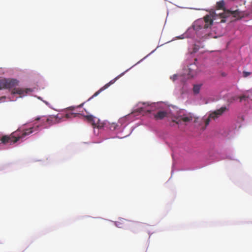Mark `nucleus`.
<instances>
[{"label": "nucleus", "mask_w": 252, "mask_h": 252, "mask_svg": "<svg viewBox=\"0 0 252 252\" xmlns=\"http://www.w3.org/2000/svg\"><path fill=\"white\" fill-rule=\"evenodd\" d=\"M127 221V220L124 219H120L117 221H115V225L118 227L123 228L125 226Z\"/></svg>", "instance_id": "ddd939ff"}, {"label": "nucleus", "mask_w": 252, "mask_h": 252, "mask_svg": "<svg viewBox=\"0 0 252 252\" xmlns=\"http://www.w3.org/2000/svg\"><path fill=\"white\" fill-rule=\"evenodd\" d=\"M19 81L15 79L3 78L0 79V90L12 89L18 85Z\"/></svg>", "instance_id": "7ed1b4c3"}, {"label": "nucleus", "mask_w": 252, "mask_h": 252, "mask_svg": "<svg viewBox=\"0 0 252 252\" xmlns=\"http://www.w3.org/2000/svg\"><path fill=\"white\" fill-rule=\"evenodd\" d=\"M85 118L89 122L91 123V124L94 127L100 128L103 126L102 124L99 123V120L93 116L91 115H86Z\"/></svg>", "instance_id": "39448f33"}, {"label": "nucleus", "mask_w": 252, "mask_h": 252, "mask_svg": "<svg viewBox=\"0 0 252 252\" xmlns=\"http://www.w3.org/2000/svg\"><path fill=\"white\" fill-rule=\"evenodd\" d=\"M240 99V101H242L243 100H246L247 102L250 104H252V98H250L249 95L247 94L241 96H233L230 99V101L232 102V101H234L237 100V99Z\"/></svg>", "instance_id": "9b49d317"}, {"label": "nucleus", "mask_w": 252, "mask_h": 252, "mask_svg": "<svg viewBox=\"0 0 252 252\" xmlns=\"http://www.w3.org/2000/svg\"><path fill=\"white\" fill-rule=\"evenodd\" d=\"M40 119V118H36L35 119V120H39Z\"/></svg>", "instance_id": "412c9836"}, {"label": "nucleus", "mask_w": 252, "mask_h": 252, "mask_svg": "<svg viewBox=\"0 0 252 252\" xmlns=\"http://www.w3.org/2000/svg\"><path fill=\"white\" fill-rule=\"evenodd\" d=\"M197 67L195 64H190L188 66V78L193 77L197 74Z\"/></svg>", "instance_id": "1a4fd4ad"}, {"label": "nucleus", "mask_w": 252, "mask_h": 252, "mask_svg": "<svg viewBox=\"0 0 252 252\" xmlns=\"http://www.w3.org/2000/svg\"><path fill=\"white\" fill-rule=\"evenodd\" d=\"M32 92L30 89H23L20 88H16V87L11 91L12 94H18L21 97L25 95L28 92Z\"/></svg>", "instance_id": "0eeeda50"}, {"label": "nucleus", "mask_w": 252, "mask_h": 252, "mask_svg": "<svg viewBox=\"0 0 252 252\" xmlns=\"http://www.w3.org/2000/svg\"><path fill=\"white\" fill-rule=\"evenodd\" d=\"M167 113L165 111H159L156 114H154V118L156 120H162L167 116Z\"/></svg>", "instance_id": "f8f14e48"}, {"label": "nucleus", "mask_w": 252, "mask_h": 252, "mask_svg": "<svg viewBox=\"0 0 252 252\" xmlns=\"http://www.w3.org/2000/svg\"><path fill=\"white\" fill-rule=\"evenodd\" d=\"M228 109L225 106H224L221 107L219 109L214 111L212 112L211 113H210L208 117L205 120L204 122L205 126H207L209 125L211 120H215L218 118L220 116H221L224 112H225Z\"/></svg>", "instance_id": "20e7f679"}, {"label": "nucleus", "mask_w": 252, "mask_h": 252, "mask_svg": "<svg viewBox=\"0 0 252 252\" xmlns=\"http://www.w3.org/2000/svg\"><path fill=\"white\" fill-rule=\"evenodd\" d=\"M84 103H81V104L78 105L77 106L75 107V106H70L69 107H68L67 108L68 110H71V111H73L75 109V108H79V107H81L82 106H83Z\"/></svg>", "instance_id": "f3484780"}, {"label": "nucleus", "mask_w": 252, "mask_h": 252, "mask_svg": "<svg viewBox=\"0 0 252 252\" xmlns=\"http://www.w3.org/2000/svg\"><path fill=\"white\" fill-rule=\"evenodd\" d=\"M39 127V125L35 126H32L24 130L18 129L11 133L9 135H3L0 137V144H13L16 143L19 140L24 138L27 135H30L32 132L37 131Z\"/></svg>", "instance_id": "f03ea898"}, {"label": "nucleus", "mask_w": 252, "mask_h": 252, "mask_svg": "<svg viewBox=\"0 0 252 252\" xmlns=\"http://www.w3.org/2000/svg\"><path fill=\"white\" fill-rule=\"evenodd\" d=\"M201 88L200 85H195L193 86V91L195 94H197L199 93Z\"/></svg>", "instance_id": "2eb2a0df"}, {"label": "nucleus", "mask_w": 252, "mask_h": 252, "mask_svg": "<svg viewBox=\"0 0 252 252\" xmlns=\"http://www.w3.org/2000/svg\"><path fill=\"white\" fill-rule=\"evenodd\" d=\"M225 2L223 0H220L217 2L216 8L217 9H223V12L225 11H229L228 10H225L224 8Z\"/></svg>", "instance_id": "4468645a"}, {"label": "nucleus", "mask_w": 252, "mask_h": 252, "mask_svg": "<svg viewBox=\"0 0 252 252\" xmlns=\"http://www.w3.org/2000/svg\"><path fill=\"white\" fill-rule=\"evenodd\" d=\"M177 75L176 74L173 75L172 76H171L170 78L173 80L175 81L176 79H177Z\"/></svg>", "instance_id": "aec40b11"}, {"label": "nucleus", "mask_w": 252, "mask_h": 252, "mask_svg": "<svg viewBox=\"0 0 252 252\" xmlns=\"http://www.w3.org/2000/svg\"><path fill=\"white\" fill-rule=\"evenodd\" d=\"M147 106H148V108L147 109H146L147 112H148L149 113H151L152 111H154V108L153 105L149 106V105H148Z\"/></svg>", "instance_id": "a211bd4d"}, {"label": "nucleus", "mask_w": 252, "mask_h": 252, "mask_svg": "<svg viewBox=\"0 0 252 252\" xmlns=\"http://www.w3.org/2000/svg\"><path fill=\"white\" fill-rule=\"evenodd\" d=\"M239 12L238 10L235 11H225L223 12L217 13L213 11L210 15H207L204 16L203 19H200L197 21L195 25L199 27V29H207L210 27L213 21H217L220 19V21H217L218 23H224L225 19L228 17L230 15H233L234 17H238Z\"/></svg>", "instance_id": "f257e3e1"}, {"label": "nucleus", "mask_w": 252, "mask_h": 252, "mask_svg": "<svg viewBox=\"0 0 252 252\" xmlns=\"http://www.w3.org/2000/svg\"><path fill=\"white\" fill-rule=\"evenodd\" d=\"M80 114L77 113H69L65 114V118L67 119L70 118L72 117H76L77 115H79Z\"/></svg>", "instance_id": "dca6fc26"}, {"label": "nucleus", "mask_w": 252, "mask_h": 252, "mask_svg": "<svg viewBox=\"0 0 252 252\" xmlns=\"http://www.w3.org/2000/svg\"><path fill=\"white\" fill-rule=\"evenodd\" d=\"M251 74V73L250 72H248V71H244L243 72V76L244 77H247Z\"/></svg>", "instance_id": "6ab92c4d"}, {"label": "nucleus", "mask_w": 252, "mask_h": 252, "mask_svg": "<svg viewBox=\"0 0 252 252\" xmlns=\"http://www.w3.org/2000/svg\"><path fill=\"white\" fill-rule=\"evenodd\" d=\"M124 73H123L116 77L115 79L112 80L110 81L109 83H107L106 85H105L103 87H102L101 89H100L97 92H95L94 94L92 96V97H93L94 96H95L97 95L101 92L102 91L105 90L107 88H108L111 85L113 84L116 80H117L118 78H120V77L122 76Z\"/></svg>", "instance_id": "9d476101"}, {"label": "nucleus", "mask_w": 252, "mask_h": 252, "mask_svg": "<svg viewBox=\"0 0 252 252\" xmlns=\"http://www.w3.org/2000/svg\"><path fill=\"white\" fill-rule=\"evenodd\" d=\"M194 118L193 115L190 113L183 114L178 117L177 124H181L182 122L188 123L191 121Z\"/></svg>", "instance_id": "423d86ee"}, {"label": "nucleus", "mask_w": 252, "mask_h": 252, "mask_svg": "<svg viewBox=\"0 0 252 252\" xmlns=\"http://www.w3.org/2000/svg\"><path fill=\"white\" fill-rule=\"evenodd\" d=\"M58 119H60L58 115L56 116H49L46 119H42L41 120V123L43 124V125H45L44 123L46 122L49 125H52L57 123L59 122Z\"/></svg>", "instance_id": "6e6552de"}]
</instances>
